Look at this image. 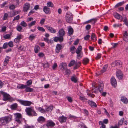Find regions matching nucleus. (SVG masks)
Returning a JSON list of instances; mask_svg holds the SVG:
<instances>
[{"label":"nucleus","instance_id":"nucleus-36","mask_svg":"<svg viewBox=\"0 0 128 128\" xmlns=\"http://www.w3.org/2000/svg\"><path fill=\"white\" fill-rule=\"evenodd\" d=\"M14 115L16 116V118H22V115L20 113H16L14 114Z\"/></svg>","mask_w":128,"mask_h":128},{"label":"nucleus","instance_id":"nucleus-59","mask_svg":"<svg viewBox=\"0 0 128 128\" xmlns=\"http://www.w3.org/2000/svg\"><path fill=\"white\" fill-rule=\"evenodd\" d=\"M22 29V27L20 26H18L16 27L17 30L19 32H20Z\"/></svg>","mask_w":128,"mask_h":128},{"label":"nucleus","instance_id":"nucleus-47","mask_svg":"<svg viewBox=\"0 0 128 128\" xmlns=\"http://www.w3.org/2000/svg\"><path fill=\"white\" fill-rule=\"evenodd\" d=\"M117 66H118L119 67H122V63L121 61H117Z\"/></svg>","mask_w":128,"mask_h":128},{"label":"nucleus","instance_id":"nucleus-52","mask_svg":"<svg viewBox=\"0 0 128 128\" xmlns=\"http://www.w3.org/2000/svg\"><path fill=\"white\" fill-rule=\"evenodd\" d=\"M111 44L112 46V47L111 48H116L118 45V44L117 43H111Z\"/></svg>","mask_w":128,"mask_h":128},{"label":"nucleus","instance_id":"nucleus-45","mask_svg":"<svg viewBox=\"0 0 128 128\" xmlns=\"http://www.w3.org/2000/svg\"><path fill=\"white\" fill-rule=\"evenodd\" d=\"M71 80L75 83H76L77 81V79L76 78L72 76L71 78Z\"/></svg>","mask_w":128,"mask_h":128},{"label":"nucleus","instance_id":"nucleus-23","mask_svg":"<svg viewBox=\"0 0 128 128\" xmlns=\"http://www.w3.org/2000/svg\"><path fill=\"white\" fill-rule=\"evenodd\" d=\"M121 100L124 104H126L128 102L127 99L124 97H122L121 98Z\"/></svg>","mask_w":128,"mask_h":128},{"label":"nucleus","instance_id":"nucleus-24","mask_svg":"<svg viewBox=\"0 0 128 128\" xmlns=\"http://www.w3.org/2000/svg\"><path fill=\"white\" fill-rule=\"evenodd\" d=\"M114 17L118 19H120V18H122V17L119 14L116 13L114 14Z\"/></svg>","mask_w":128,"mask_h":128},{"label":"nucleus","instance_id":"nucleus-64","mask_svg":"<svg viewBox=\"0 0 128 128\" xmlns=\"http://www.w3.org/2000/svg\"><path fill=\"white\" fill-rule=\"evenodd\" d=\"M10 35L9 34H7L4 36V38L5 39H8L10 38Z\"/></svg>","mask_w":128,"mask_h":128},{"label":"nucleus","instance_id":"nucleus-28","mask_svg":"<svg viewBox=\"0 0 128 128\" xmlns=\"http://www.w3.org/2000/svg\"><path fill=\"white\" fill-rule=\"evenodd\" d=\"M26 85L23 84H19L17 86V88L18 89H23L25 88L26 87Z\"/></svg>","mask_w":128,"mask_h":128},{"label":"nucleus","instance_id":"nucleus-63","mask_svg":"<svg viewBox=\"0 0 128 128\" xmlns=\"http://www.w3.org/2000/svg\"><path fill=\"white\" fill-rule=\"evenodd\" d=\"M8 43L7 42H6L4 44L2 48L4 49H5L8 46Z\"/></svg>","mask_w":128,"mask_h":128},{"label":"nucleus","instance_id":"nucleus-38","mask_svg":"<svg viewBox=\"0 0 128 128\" xmlns=\"http://www.w3.org/2000/svg\"><path fill=\"white\" fill-rule=\"evenodd\" d=\"M124 2H122L118 3L114 7L115 8H116L119 6H121L124 4Z\"/></svg>","mask_w":128,"mask_h":128},{"label":"nucleus","instance_id":"nucleus-40","mask_svg":"<svg viewBox=\"0 0 128 128\" xmlns=\"http://www.w3.org/2000/svg\"><path fill=\"white\" fill-rule=\"evenodd\" d=\"M82 49V47L81 46H79L76 51V52L78 53L79 52H81Z\"/></svg>","mask_w":128,"mask_h":128},{"label":"nucleus","instance_id":"nucleus-5","mask_svg":"<svg viewBox=\"0 0 128 128\" xmlns=\"http://www.w3.org/2000/svg\"><path fill=\"white\" fill-rule=\"evenodd\" d=\"M34 108L32 107L26 108L25 111L28 115L29 116H32V113L33 111Z\"/></svg>","mask_w":128,"mask_h":128},{"label":"nucleus","instance_id":"nucleus-10","mask_svg":"<svg viewBox=\"0 0 128 128\" xmlns=\"http://www.w3.org/2000/svg\"><path fill=\"white\" fill-rule=\"evenodd\" d=\"M30 4L26 3L25 4L23 8V10L24 12H27L30 8Z\"/></svg>","mask_w":128,"mask_h":128},{"label":"nucleus","instance_id":"nucleus-58","mask_svg":"<svg viewBox=\"0 0 128 128\" xmlns=\"http://www.w3.org/2000/svg\"><path fill=\"white\" fill-rule=\"evenodd\" d=\"M24 128H34L33 126H29L28 124H26L24 126Z\"/></svg>","mask_w":128,"mask_h":128},{"label":"nucleus","instance_id":"nucleus-8","mask_svg":"<svg viewBox=\"0 0 128 128\" xmlns=\"http://www.w3.org/2000/svg\"><path fill=\"white\" fill-rule=\"evenodd\" d=\"M68 34L69 36H70L72 35L74 33V30L70 26L68 27Z\"/></svg>","mask_w":128,"mask_h":128},{"label":"nucleus","instance_id":"nucleus-11","mask_svg":"<svg viewBox=\"0 0 128 128\" xmlns=\"http://www.w3.org/2000/svg\"><path fill=\"white\" fill-rule=\"evenodd\" d=\"M67 119L66 117L62 115L59 118L58 120L61 123H63L66 122Z\"/></svg>","mask_w":128,"mask_h":128},{"label":"nucleus","instance_id":"nucleus-41","mask_svg":"<svg viewBox=\"0 0 128 128\" xmlns=\"http://www.w3.org/2000/svg\"><path fill=\"white\" fill-rule=\"evenodd\" d=\"M53 107L52 106H49L45 110L46 111L48 112L52 111L53 109Z\"/></svg>","mask_w":128,"mask_h":128},{"label":"nucleus","instance_id":"nucleus-34","mask_svg":"<svg viewBox=\"0 0 128 128\" xmlns=\"http://www.w3.org/2000/svg\"><path fill=\"white\" fill-rule=\"evenodd\" d=\"M38 110L39 112L42 113H45L46 112L45 110L41 107L38 108Z\"/></svg>","mask_w":128,"mask_h":128},{"label":"nucleus","instance_id":"nucleus-50","mask_svg":"<svg viewBox=\"0 0 128 128\" xmlns=\"http://www.w3.org/2000/svg\"><path fill=\"white\" fill-rule=\"evenodd\" d=\"M122 25V24H115L113 25V26L114 28H116L117 27H120Z\"/></svg>","mask_w":128,"mask_h":128},{"label":"nucleus","instance_id":"nucleus-15","mask_svg":"<svg viewBox=\"0 0 128 128\" xmlns=\"http://www.w3.org/2000/svg\"><path fill=\"white\" fill-rule=\"evenodd\" d=\"M62 46L61 45L59 44H58L56 46V53H58L60 50L62 48Z\"/></svg>","mask_w":128,"mask_h":128},{"label":"nucleus","instance_id":"nucleus-55","mask_svg":"<svg viewBox=\"0 0 128 128\" xmlns=\"http://www.w3.org/2000/svg\"><path fill=\"white\" fill-rule=\"evenodd\" d=\"M47 6L52 7L53 6V4L51 2H48L47 4Z\"/></svg>","mask_w":128,"mask_h":128},{"label":"nucleus","instance_id":"nucleus-54","mask_svg":"<svg viewBox=\"0 0 128 128\" xmlns=\"http://www.w3.org/2000/svg\"><path fill=\"white\" fill-rule=\"evenodd\" d=\"M75 48V47L74 46H72L70 48V52L72 53H74V49Z\"/></svg>","mask_w":128,"mask_h":128},{"label":"nucleus","instance_id":"nucleus-43","mask_svg":"<svg viewBox=\"0 0 128 128\" xmlns=\"http://www.w3.org/2000/svg\"><path fill=\"white\" fill-rule=\"evenodd\" d=\"M20 25L24 27H26L27 26L26 23L24 21L22 22L20 24Z\"/></svg>","mask_w":128,"mask_h":128},{"label":"nucleus","instance_id":"nucleus-18","mask_svg":"<svg viewBox=\"0 0 128 128\" xmlns=\"http://www.w3.org/2000/svg\"><path fill=\"white\" fill-rule=\"evenodd\" d=\"M128 34L127 32L126 31H125L124 32V34H123V36H124L123 39L126 42H127L128 41Z\"/></svg>","mask_w":128,"mask_h":128},{"label":"nucleus","instance_id":"nucleus-37","mask_svg":"<svg viewBox=\"0 0 128 128\" xmlns=\"http://www.w3.org/2000/svg\"><path fill=\"white\" fill-rule=\"evenodd\" d=\"M40 49L39 47L38 46H35L34 48V50L35 52L36 53H37L39 51V50Z\"/></svg>","mask_w":128,"mask_h":128},{"label":"nucleus","instance_id":"nucleus-46","mask_svg":"<svg viewBox=\"0 0 128 128\" xmlns=\"http://www.w3.org/2000/svg\"><path fill=\"white\" fill-rule=\"evenodd\" d=\"M37 29L39 31H42V32H44L45 31V29L42 27L40 26H38Z\"/></svg>","mask_w":128,"mask_h":128},{"label":"nucleus","instance_id":"nucleus-61","mask_svg":"<svg viewBox=\"0 0 128 128\" xmlns=\"http://www.w3.org/2000/svg\"><path fill=\"white\" fill-rule=\"evenodd\" d=\"M20 16L19 15H18L16 17H14V19L13 20V21H14V20H18L20 18Z\"/></svg>","mask_w":128,"mask_h":128},{"label":"nucleus","instance_id":"nucleus-6","mask_svg":"<svg viewBox=\"0 0 128 128\" xmlns=\"http://www.w3.org/2000/svg\"><path fill=\"white\" fill-rule=\"evenodd\" d=\"M58 36L61 38H62L64 39L63 36L65 34V32L63 28H61L60 29L58 32Z\"/></svg>","mask_w":128,"mask_h":128},{"label":"nucleus","instance_id":"nucleus-62","mask_svg":"<svg viewBox=\"0 0 128 128\" xmlns=\"http://www.w3.org/2000/svg\"><path fill=\"white\" fill-rule=\"evenodd\" d=\"M101 57V54H98L97 56L95 58L96 60L100 59Z\"/></svg>","mask_w":128,"mask_h":128},{"label":"nucleus","instance_id":"nucleus-3","mask_svg":"<svg viewBox=\"0 0 128 128\" xmlns=\"http://www.w3.org/2000/svg\"><path fill=\"white\" fill-rule=\"evenodd\" d=\"M0 92L3 95V100L6 101L8 100H11L12 98L8 94L5 93L2 91H1Z\"/></svg>","mask_w":128,"mask_h":128},{"label":"nucleus","instance_id":"nucleus-21","mask_svg":"<svg viewBox=\"0 0 128 128\" xmlns=\"http://www.w3.org/2000/svg\"><path fill=\"white\" fill-rule=\"evenodd\" d=\"M37 120L39 122H44L45 120V118L42 116H40L38 119Z\"/></svg>","mask_w":128,"mask_h":128},{"label":"nucleus","instance_id":"nucleus-53","mask_svg":"<svg viewBox=\"0 0 128 128\" xmlns=\"http://www.w3.org/2000/svg\"><path fill=\"white\" fill-rule=\"evenodd\" d=\"M50 65L48 62H47L43 64V66L44 68H47L49 67Z\"/></svg>","mask_w":128,"mask_h":128},{"label":"nucleus","instance_id":"nucleus-20","mask_svg":"<svg viewBox=\"0 0 128 128\" xmlns=\"http://www.w3.org/2000/svg\"><path fill=\"white\" fill-rule=\"evenodd\" d=\"M54 41L55 42H57L58 40L60 42H62L63 40L62 38H61L60 37H55L54 38Z\"/></svg>","mask_w":128,"mask_h":128},{"label":"nucleus","instance_id":"nucleus-7","mask_svg":"<svg viewBox=\"0 0 128 128\" xmlns=\"http://www.w3.org/2000/svg\"><path fill=\"white\" fill-rule=\"evenodd\" d=\"M67 65L65 63H62L60 64L59 66L60 69L62 70H65L66 68Z\"/></svg>","mask_w":128,"mask_h":128},{"label":"nucleus","instance_id":"nucleus-57","mask_svg":"<svg viewBox=\"0 0 128 128\" xmlns=\"http://www.w3.org/2000/svg\"><path fill=\"white\" fill-rule=\"evenodd\" d=\"M66 70L65 72V74H66L69 75L70 73V70L66 68Z\"/></svg>","mask_w":128,"mask_h":128},{"label":"nucleus","instance_id":"nucleus-48","mask_svg":"<svg viewBox=\"0 0 128 128\" xmlns=\"http://www.w3.org/2000/svg\"><path fill=\"white\" fill-rule=\"evenodd\" d=\"M91 20L90 22H91L92 24H94L97 20L96 18L92 19Z\"/></svg>","mask_w":128,"mask_h":128},{"label":"nucleus","instance_id":"nucleus-9","mask_svg":"<svg viewBox=\"0 0 128 128\" xmlns=\"http://www.w3.org/2000/svg\"><path fill=\"white\" fill-rule=\"evenodd\" d=\"M46 27L51 33L53 34H54L56 32V30L52 27L50 26H46Z\"/></svg>","mask_w":128,"mask_h":128},{"label":"nucleus","instance_id":"nucleus-56","mask_svg":"<svg viewBox=\"0 0 128 128\" xmlns=\"http://www.w3.org/2000/svg\"><path fill=\"white\" fill-rule=\"evenodd\" d=\"M32 82L31 80H28L26 82L27 85V86H29L32 84Z\"/></svg>","mask_w":128,"mask_h":128},{"label":"nucleus","instance_id":"nucleus-2","mask_svg":"<svg viewBox=\"0 0 128 128\" xmlns=\"http://www.w3.org/2000/svg\"><path fill=\"white\" fill-rule=\"evenodd\" d=\"M73 16L72 13L68 12L66 14V21L68 23L71 22L72 20Z\"/></svg>","mask_w":128,"mask_h":128},{"label":"nucleus","instance_id":"nucleus-44","mask_svg":"<svg viewBox=\"0 0 128 128\" xmlns=\"http://www.w3.org/2000/svg\"><path fill=\"white\" fill-rule=\"evenodd\" d=\"M124 120V118H122L118 122V125H121L123 123V122Z\"/></svg>","mask_w":128,"mask_h":128},{"label":"nucleus","instance_id":"nucleus-49","mask_svg":"<svg viewBox=\"0 0 128 128\" xmlns=\"http://www.w3.org/2000/svg\"><path fill=\"white\" fill-rule=\"evenodd\" d=\"M123 21L124 22V24H125L127 26H128V21L127 18L125 17Z\"/></svg>","mask_w":128,"mask_h":128},{"label":"nucleus","instance_id":"nucleus-32","mask_svg":"<svg viewBox=\"0 0 128 128\" xmlns=\"http://www.w3.org/2000/svg\"><path fill=\"white\" fill-rule=\"evenodd\" d=\"M89 60L87 58H84L83 60V63L84 64H86L88 62Z\"/></svg>","mask_w":128,"mask_h":128},{"label":"nucleus","instance_id":"nucleus-13","mask_svg":"<svg viewBox=\"0 0 128 128\" xmlns=\"http://www.w3.org/2000/svg\"><path fill=\"white\" fill-rule=\"evenodd\" d=\"M110 81L112 85L113 86L115 87L117 85V82L115 78L112 77L110 80Z\"/></svg>","mask_w":128,"mask_h":128},{"label":"nucleus","instance_id":"nucleus-31","mask_svg":"<svg viewBox=\"0 0 128 128\" xmlns=\"http://www.w3.org/2000/svg\"><path fill=\"white\" fill-rule=\"evenodd\" d=\"M36 23V22L35 21H33L30 23L28 24V26L29 28H30L32 26L34 25Z\"/></svg>","mask_w":128,"mask_h":128},{"label":"nucleus","instance_id":"nucleus-1","mask_svg":"<svg viewBox=\"0 0 128 128\" xmlns=\"http://www.w3.org/2000/svg\"><path fill=\"white\" fill-rule=\"evenodd\" d=\"M98 82V86L97 88L94 85L93 86L92 89V92L95 93H97L98 92V90L100 92L103 90L104 88V84L102 81L99 80Z\"/></svg>","mask_w":128,"mask_h":128},{"label":"nucleus","instance_id":"nucleus-19","mask_svg":"<svg viewBox=\"0 0 128 128\" xmlns=\"http://www.w3.org/2000/svg\"><path fill=\"white\" fill-rule=\"evenodd\" d=\"M44 41L47 42L48 44H52L53 43V40L52 39L49 40L47 38H44Z\"/></svg>","mask_w":128,"mask_h":128},{"label":"nucleus","instance_id":"nucleus-42","mask_svg":"<svg viewBox=\"0 0 128 128\" xmlns=\"http://www.w3.org/2000/svg\"><path fill=\"white\" fill-rule=\"evenodd\" d=\"M86 126V125L82 123H80L78 125L79 128H84Z\"/></svg>","mask_w":128,"mask_h":128},{"label":"nucleus","instance_id":"nucleus-22","mask_svg":"<svg viewBox=\"0 0 128 128\" xmlns=\"http://www.w3.org/2000/svg\"><path fill=\"white\" fill-rule=\"evenodd\" d=\"M7 124L4 118H2L0 119V124Z\"/></svg>","mask_w":128,"mask_h":128},{"label":"nucleus","instance_id":"nucleus-29","mask_svg":"<svg viewBox=\"0 0 128 128\" xmlns=\"http://www.w3.org/2000/svg\"><path fill=\"white\" fill-rule=\"evenodd\" d=\"M108 67L107 64L104 65L102 69L101 70V72L102 73H103L106 71Z\"/></svg>","mask_w":128,"mask_h":128},{"label":"nucleus","instance_id":"nucleus-4","mask_svg":"<svg viewBox=\"0 0 128 128\" xmlns=\"http://www.w3.org/2000/svg\"><path fill=\"white\" fill-rule=\"evenodd\" d=\"M19 102L21 104L25 106H29L32 104L31 102L28 101H24L21 100H19Z\"/></svg>","mask_w":128,"mask_h":128},{"label":"nucleus","instance_id":"nucleus-39","mask_svg":"<svg viewBox=\"0 0 128 128\" xmlns=\"http://www.w3.org/2000/svg\"><path fill=\"white\" fill-rule=\"evenodd\" d=\"M74 64H75V61L74 60H71L68 65L69 67H71L73 66Z\"/></svg>","mask_w":128,"mask_h":128},{"label":"nucleus","instance_id":"nucleus-60","mask_svg":"<svg viewBox=\"0 0 128 128\" xmlns=\"http://www.w3.org/2000/svg\"><path fill=\"white\" fill-rule=\"evenodd\" d=\"M117 61H115L111 64V65L112 67H114L117 66Z\"/></svg>","mask_w":128,"mask_h":128},{"label":"nucleus","instance_id":"nucleus-33","mask_svg":"<svg viewBox=\"0 0 128 128\" xmlns=\"http://www.w3.org/2000/svg\"><path fill=\"white\" fill-rule=\"evenodd\" d=\"M17 106V104L16 103L14 104L11 106V108L12 110H15Z\"/></svg>","mask_w":128,"mask_h":128},{"label":"nucleus","instance_id":"nucleus-12","mask_svg":"<svg viewBox=\"0 0 128 128\" xmlns=\"http://www.w3.org/2000/svg\"><path fill=\"white\" fill-rule=\"evenodd\" d=\"M55 124L51 120H49L47 121L46 125L48 127L49 126L53 127L55 126Z\"/></svg>","mask_w":128,"mask_h":128},{"label":"nucleus","instance_id":"nucleus-16","mask_svg":"<svg viewBox=\"0 0 128 128\" xmlns=\"http://www.w3.org/2000/svg\"><path fill=\"white\" fill-rule=\"evenodd\" d=\"M89 104L92 107H96L97 106L96 103L92 101L89 100L88 102Z\"/></svg>","mask_w":128,"mask_h":128},{"label":"nucleus","instance_id":"nucleus-27","mask_svg":"<svg viewBox=\"0 0 128 128\" xmlns=\"http://www.w3.org/2000/svg\"><path fill=\"white\" fill-rule=\"evenodd\" d=\"M25 88V91L26 92H31L33 90V88L27 87L26 85V87Z\"/></svg>","mask_w":128,"mask_h":128},{"label":"nucleus","instance_id":"nucleus-35","mask_svg":"<svg viewBox=\"0 0 128 128\" xmlns=\"http://www.w3.org/2000/svg\"><path fill=\"white\" fill-rule=\"evenodd\" d=\"M91 39L94 41L96 40V35L92 33L91 36Z\"/></svg>","mask_w":128,"mask_h":128},{"label":"nucleus","instance_id":"nucleus-25","mask_svg":"<svg viewBox=\"0 0 128 128\" xmlns=\"http://www.w3.org/2000/svg\"><path fill=\"white\" fill-rule=\"evenodd\" d=\"M21 36L20 35L17 36L16 38L14 39V42L16 43L18 42L20 40L21 38Z\"/></svg>","mask_w":128,"mask_h":128},{"label":"nucleus","instance_id":"nucleus-26","mask_svg":"<svg viewBox=\"0 0 128 128\" xmlns=\"http://www.w3.org/2000/svg\"><path fill=\"white\" fill-rule=\"evenodd\" d=\"M76 53L77 54V57L78 59H80L82 56V53L81 52H79L78 53H77V52H76Z\"/></svg>","mask_w":128,"mask_h":128},{"label":"nucleus","instance_id":"nucleus-17","mask_svg":"<svg viewBox=\"0 0 128 128\" xmlns=\"http://www.w3.org/2000/svg\"><path fill=\"white\" fill-rule=\"evenodd\" d=\"M4 118L7 123H8V122L12 120V116L10 115L6 116Z\"/></svg>","mask_w":128,"mask_h":128},{"label":"nucleus","instance_id":"nucleus-14","mask_svg":"<svg viewBox=\"0 0 128 128\" xmlns=\"http://www.w3.org/2000/svg\"><path fill=\"white\" fill-rule=\"evenodd\" d=\"M43 11L47 14H50V9L47 6H44L43 8Z\"/></svg>","mask_w":128,"mask_h":128},{"label":"nucleus","instance_id":"nucleus-51","mask_svg":"<svg viewBox=\"0 0 128 128\" xmlns=\"http://www.w3.org/2000/svg\"><path fill=\"white\" fill-rule=\"evenodd\" d=\"M8 45L10 47L12 48L14 46V44L13 42L12 41H10L8 43Z\"/></svg>","mask_w":128,"mask_h":128},{"label":"nucleus","instance_id":"nucleus-30","mask_svg":"<svg viewBox=\"0 0 128 128\" xmlns=\"http://www.w3.org/2000/svg\"><path fill=\"white\" fill-rule=\"evenodd\" d=\"M36 35L34 34H32L29 37V39L30 40H32L36 37Z\"/></svg>","mask_w":128,"mask_h":128}]
</instances>
